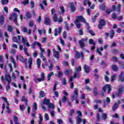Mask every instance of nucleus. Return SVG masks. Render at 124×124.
<instances>
[{"label": "nucleus", "mask_w": 124, "mask_h": 124, "mask_svg": "<svg viewBox=\"0 0 124 124\" xmlns=\"http://www.w3.org/2000/svg\"><path fill=\"white\" fill-rule=\"evenodd\" d=\"M26 16L28 19H31V12L29 11L26 12Z\"/></svg>", "instance_id": "58836bf2"}, {"label": "nucleus", "mask_w": 124, "mask_h": 124, "mask_svg": "<svg viewBox=\"0 0 124 124\" xmlns=\"http://www.w3.org/2000/svg\"><path fill=\"white\" fill-rule=\"evenodd\" d=\"M7 31H10V32H11L13 31V28L11 25H9L7 27Z\"/></svg>", "instance_id": "c03bdc74"}, {"label": "nucleus", "mask_w": 124, "mask_h": 124, "mask_svg": "<svg viewBox=\"0 0 124 124\" xmlns=\"http://www.w3.org/2000/svg\"><path fill=\"white\" fill-rule=\"evenodd\" d=\"M48 110L50 108L54 109L55 108V105L52 103H49V105H48Z\"/></svg>", "instance_id": "09e8293b"}, {"label": "nucleus", "mask_w": 124, "mask_h": 124, "mask_svg": "<svg viewBox=\"0 0 124 124\" xmlns=\"http://www.w3.org/2000/svg\"><path fill=\"white\" fill-rule=\"evenodd\" d=\"M5 80H6V81H7L9 84H10V83H11V77L10 76V75H9V74H6L5 75Z\"/></svg>", "instance_id": "ddd939ff"}, {"label": "nucleus", "mask_w": 124, "mask_h": 124, "mask_svg": "<svg viewBox=\"0 0 124 124\" xmlns=\"http://www.w3.org/2000/svg\"><path fill=\"white\" fill-rule=\"evenodd\" d=\"M53 75H54V72H51L50 73H49V74H48L47 75V81H50V80H51V77H52V76H53Z\"/></svg>", "instance_id": "c85d7f7f"}, {"label": "nucleus", "mask_w": 124, "mask_h": 124, "mask_svg": "<svg viewBox=\"0 0 124 124\" xmlns=\"http://www.w3.org/2000/svg\"><path fill=\"white\" fill-rule=\"evenodd\" d=\"M49 104H50V100L46 98H45L44 99L43 104H45L46 105H48Z\"/></svg>", "instance_id": "393cba45"}, {"label": "nucleus", "mask_w": 124, "mask_h": 124, "mask_svg": "<svg viewBox=\"0 0 124 124\" xmlns=\"http://www.w3.org/2000/svg\"><path fill=\"white\" fill-rule=\"evenodd\" d=\"M61 99L62 102H66V101L69 100L67 97L65 96H63Z\"/></svg>", "instance_id": "37998d69"}, {"label": "nucleus", "mask_w": 124, "mask_h": 124, "mask_svg": "<svg viewBox=\"0 0 124 124\" xmlns=\"http://www.w3.org/2000/svg\"><path fill=\"white\" fill-rule=\"evenodd\" d=\"M101 119H102L104 121H105V120H107V114H106L105 113H102Z\"/></svg>", "instance_id": "c756f323"}, {"label": "nucleus", "mask_w": 124, "mask_h": 124, "mask_svg": "<svg viewBox=\"0 0 124 124\" xmlns=\"http://www.w3.org/2000/svg\"><path fill=\"white\" fill-rule=\"evenodd\" d=\"M93 93L94 96H96L98 94V92H97V89L96 88H94L93 90Z\"/></svg>", "instance_id": "a18cd8bd"}, {"label": "nucleus", "mask_w": 124, "mask_h": 124, "mask_svg": "<svg viewBox=\"0 0 124 124\" xmlns=\"http://www.w3.org/2000/svg\"><path fill=\"white\" fill-rule=\"evenodd\" d=\"M94 102H95V103H97L98 104H100L102 103V101L101 99H96L94 100Z\"/></svg>", "instance_id": "8fccbe9b"}, {"label": "nucleus", "mask_w": 124, "mask_h": 124, "mask_svg": "<svg viewBox=\"0 0 124 124\" xmlns=\"http://www.w3.org/2000/svg\"><path fill=\"white\" fill-rule=\"evenodd\" d=\"M37 110V105L36 103H34L33 105L32 111L33 112H35Z\"/></svg>", "instance_id": "2f4dec72"}, {"label": "nucleus", "mask_w": 124, "mask_h": 124, "mask_svg": "<svg viewBox=\"0 0 124 124\" xmlns=\"http://www.w3.org/2000/svg\"><path fill=\"white\" fill-rule=\"evenodd\" d=\"M74 23H75L77 29H80V28H81V24H80V23H79V22L76 23L75 21H74Z\"/></svg>", "instance_id": "13d9d810"}, {"label": "nucleus", "mask_w": 124, "mask_h": 124, "mask_svg": "<svg viewBox=\"0 0 124 124\" xmlns=\"http://www.w3.org/2000/svg\"><path fill=\"white\" fill-rule=\"evenodd\" d=\"M39 49L40 50L41 53H45V49L42 48V46H41V44L40 45V46H39Z\"/></svg>", "instance_id": "052dcab7"}, {"label": "nucleus", "mask_w": 124, "mask_h": 124, "mask_svg": "<svg viewBox=\"0 0 124 124\" xmlns=\"http://www.w3.org/2000/svg\"><path fill=\"white\" fill-rule=\"evenodd\" d=\"M21 101H24L25 102H26V105L28 104V101L27 100V99L26 98V97H25V96H23L22 97Z\"/></svg>", "instance_id": "bf43d9fd"}, {"label": "nucleus", "mask_w": 124, "mask_h": 124, "mask_svg": "<svg viewBox=\"0 0 124 124\" xmlns=\"http://www.w3.org/2000/svg\"><path fill=\"white\" fill-rule=\"evenodd\" d=\"M84 71H85V72H86V73H89V72H90V70H91L90 67L89 66L87 65L86 64L84 65Z\"/></svg>", "instance_id": "412c9836"}, {"label": "nucleus", "mask_w": 124, "mask_h": 124, "mask_svg": "<svg viewBox=\"0 0 124 124\" xmlns=\"http://www.w3.org/2000/svg\"><path fill=\"white\" fill-rule=\"evenodd\" d=\"M30 1L29 0H24L22 2H21V3L24 5H26V4H28V3Z\"/></svg>", "instance_id": "6e6d98bb"}, {"label": "nucleus", "mask_w": 124, "mask_h": 124, "mask_svg": "<svg viewBox=\"0 0 124 124\" xmlns=\"http://www.w3.org/2000/svg\"><path fill=\"white\" fill-rule=\"evenodd\" d=\"M60 9H61V12H59L60 15L62 14H63L65 11L64 10V7L63 6L61 7Z\"/></svg>", "instance_id": "a19ab883"}, {"label": "nucleus", "mask_w": 124, "mask_h": 124, "mask_svg": "<svg viewBox=\"0 0 124 124\" xmlns=\"http://www.w3.org/2000/svg\"><path fill=\"white\" fill-rule=\"evenodd\" d=\"M17 17H18L17 14L13 13L10 16V20H12V19L14 18V21L15 22L16 25L18 26V22H17Z\"/></svg>", "instance_id": "f03ea898"}, {"label": "nucleus", "mask_w": 124, "mask_h": 124, "mask_svg": "<svg viewBox=\"0 0 124 124\" xmlns=\"http://www.w3.org/2000/svg\"><path fill=\"white\" fill-rule=\"evenodd\" d=\"M20 110L24 111L26 109V107L24 105H20L19 107Z\"/></svg>", "instance_id": "69168bd1"}, {"label": "nucleus", "mask_w": 124, "mask_h": 124, "mask_svg": "<svg viewBox=\"0 0 124 124\" xmlns=\"http://www.w3.org/2000/svg\"><path fill=\"white\" fill-rule=\"evenodd\" d=\"M1 98H2V99L4 100V102L7 104V105H8V106H9V103H8V101H7V98L6 97H1Z\"/></svg>", "instance_id": "49530a36"}, {"label": "nucleus", "mask_w": 124, "mask_h": 124, "mask_svg": "<svg viewBox=\"0 0 124 124\" xmlns=\"http://www.w3.org/2000/svg\"><path fill=\"white\" fill-rule=\"evenodd\" d=\"M111 69H112L113 71H114V72H117V71L119 70L118 65L115 64L111 66Z\"/></svg>", "instance_id": "4be33fe9"}, {"label": "nucleus", "mask_w": 124, "mask_h": 124, "mask_svg": "<svg viewBox=\"0 0 124 124\" xmlns=\"http://www.w3.org/2000/svg\"><path fill=\"white\" fill-rule=\"evenodd\" d=\"M97 16H99V14H96V15L94 16V18H92L93 23H94L95 22V19L97 18Z\"/></svg>", "instance_id": "5fc2aeb1"}, {"label": "nucleus", "mask_w": 124, "mask_h": 124, "mask_svg": "<svg viewBox=\"0 0 124 124\" xmlns=\"http://www.w3.org/2000/svg\"><path fill=\"white\" fill-rule=\"evenodd\" d=\"M87 3H88L89 6H91V5H92V3H91V2L89 0H84V1L83 2V5H85L86 6V5H87Z\"/></svg>", "instance_id": "473e14b6"}, {"label": "nucleus", "mask_w": 124, "mask_h": 124, "mask_svg": "<svg viewBox=\"0 0 124 124\" xmlns=\"http://www.w3.org/2000/svg\"><path fill=\"white\" fill-rule=\"evenodd\" d=\"M28 62L29 63V68H31V65L32 64V59L31 58L29 59Z\"/></svg>", "instance_id": "e433bc0d"}, {"label": "nucleus", "mask_w": 124, "mask_h": 124, "mask_svg": "<svg viewBox=\"0 0 124 124\" xmlns=\"http://www.w3.org/2000/svg\"><path fill=\"white\" fill-rule=\"evenodd\" d=\"M75 70L76 72H80V71L82 70V68L81 66H78V67L76 66L75 67Z\"/></svg>", "instance_id": "7c9ffc66"}, {"label": "nucleus", "mask_w": 124, "mask_h": 124, "mask_svg": "<svg viewBox=\"0 0 124 124\" xmlns=\"http://www.w3.org/2000/svg\"><path fill=\"white\" fill-rule=\"evenodd\" d=\"M76 120L77 124H80V123H82V121H83V119H82V118L80 116H77Z\"/></svg>", "instance_id": "a878e982"}, {"label": "nucleus", "mask_w": 124, "mask_h": 124, "mask_svg": "<svg viewBox=\"0 0 124 124\" xmlns=\"http://www.w3.org/2000/svg\"><path fill=\"white\" fill-rule=\"evenodd\" d=\"M23 51L25 54V55H27L28 57H31V54L29 53H28V48L27 47H24L23 49Z\"/></svg>", "instance_id": "72a5a7b5"}, {"label": "nucleus", "mask_w": 124, "mask_h": 124, "mask_svg": "<svg viewBox=\"0 0 124 124\" xmlns=\"http://www.w3.org/2000/svg\"><path fill=\"white\" fill-rule=\"evenodd\" d=\"M106 24V22H105V20L101 19L99 22L98 27L99 28V29H100V30H101V29H102V27H104Z\"/></svg>", "instance_id": "1a4fd4ad"}, {"label": "nucleus", "mask_w": 124, "mask_h": 124, "mask_svg": "<svg viewBox=\"0 0 124 124\" xmlns=\"http://www.w3.org/2000/svg\"><path fill=\"white\" fill-rule=\"evenodd\" d=\"M83 52H81L80 53H79L78 52H76V58L77 59H78V58H80V57H81L82 59H83Z\"/></svg>", "instance_id": "aec40b11"}, {"label": "nucleus", "mask_w": 124, "mask_h": 124, "mask_svg": "<svg viewBox=\"0 0 124 124\" xmlns=\"http://www.w3.org/2000/svg\"><path fill=\"white\" fill-rule=\"evenodd\" d=\"M89 43L90 44H92V45H95V42L93 39H90L89 41Z\"/></svg>", "instance_id": "4d7b16f0"}, {"label": "nucleus", "mask_w": 124, "mask_h": 124, "mask_svg": "<svg viewBox=\"0 0 124 124\" xmlns=\"http://www.w3.org/2000/svg\"><path fill=\"white\" fill-rule=\"evenodd\" d=\"M114 35H115V31L114 30H111L110 32V38L112 39V38H114Z\"/></svg>", "instance_id": "f704fd0d"}, {"label": "nucleus", "mask_w": 124, "mask_h": 124, "mask_svg": "<svg viewBox=\"0 0 124 124\" xmlns=\"http://www.w3.org/2000/svg\"><path fill=\"white\" fill-rule=\"evenodd\" d=\"M41 44H40L39 42H34L32 45H31V46H32V49H34L35 48V46L36 45H38V46H40V45Z\"/></svg>", "instance_id": "bb28decb"}, {"label": "nucleus", "mask_w": 124, "mask_h": 124, "mask_svg": "<svg viewBox=\"0 0 124 124\" xmlns=\"http://www.w3.org/2000/svg\"><path fill=\"white\" fill-rule=\"evenodd\" d=\"M39 118L40 120L38 121V124H41V122L43 121V117H42V115L41 113L39 114Z\"/></svg>", "instance_id": "ea45409f"}, {"label": "nucleus", "mask_w": 124, "mask_h": 124, "mask_svg": "<svg viewBox=\"0 0 124 124\" xmlns=\"http://www.w3.org/2000/svg\"><path fill=\"white\" fill-rule=\"evenodd\" d=\"M119 104H121V102L120 100L118 101V103H115L112 107V109L113 111H116V109L119 107Z\"/></svg>", "instance_id": "4468645a"}, {"label": "nucleus", "mask_w": 124, "mask_h": 124, "mask_svg": "<svg viewBox=\"0 0 124 124\" xmlns=\"http://www.w3.org/2000/svg\"><path fill=\"white\" fill-rule=\"evenodd\" d=\"M36 64L38 66V68H40V65L41 64V60L40 59L38 58L36 60Z\"/></svg>", "instance_id": "cd10ccee"}, {"label": "nucleus", "mask_w": 124, "mask_h": 124, "mask_svg": "<svg viewBox=\"0 0 124 124\" xmlns=\"http://www.w3.org/2000/svg\"><path fill=\"white\" fill-rule=\"evenodd\" d=\"M53 52V56L55 57V58H56L57 60H59V58H60V53L59 51L56 50V49L53 48L52 49Z\"/></svg>", "instance_id": "9d476101"}, {"label": "nucleus", "mask_w": 124, "mask_h": 124, "mask_svg": "<svg viewBox=\"0 0 124 124\" xmlns=\"http://www.w3.org/2000/svg\"><path fill=\"white\" fill-rule=\"evenodd\" d=\"M46 66H48L49 71H52L54 68V64L52 62H50V65L48 64V62H46Z\"/></svg>", "instance_id": "2eb2a0df"}, {"label": "nucleus", "mask_w": 124, "mask_h": 124, "mask_svg": "<svg viewBox=\"0 0 124 124\" xmlns=\"http://www.w3.org/2000/svg\"><path fill=\"white\" fill-rule=\"evenodd\" d=\"M21 42L22 43H23L24 45H26L27 47H30V46H31V45H30V43L28 42V39L24 37V36L21 37Z\"/></svg>", "instance_id": "6e6552de"}, {"label": "nucleus", "mask_w": 124, "mask_h": 124, "mask_svg": "<svg viewBox=\"0 0 124 124\" xmlns=\"http://www.w3.org/2000/svg\"><path fill=\"white\" fill-rule=\"evenodd\" d=\"M53 20L54 22H58V15L55 14L53 16Z\"/></svg>", "instance_id": "de8ad7c7"}, {"label": "nucleus", "mask_w": 124, "mask_h": 124, "mask_svg": "<svg viewBox=\"0 0 124 124\" xmlns=\"http://www.w3.org/2000/svg\"><path fill=\"white\" fill-rule=\"evenodd\" d=\"M87 41H88V39L87 38H82L79 41L78 44L80 46V48L83 49V48L86 46L85 43L87 42Z\"/></svg>", "instance_id": "f257e3e1"}, {"label": "nucleus", "mask_w": 124, "mask_h": 124, "mask_svg": "<svg viewBox=\"0 0 124 124\" xmlns=\"http://www.w3.org/2000/svg\"><path fill=\"white\" fill-rule=\"evenodd\" d=\"M44 118L45 119L46 121H49V115H48L47 113H45Z\"/></svg>", "instance_id": "680f3d73"}, {"label": "nucleus", "mask_w": 124, "mask_h": 124, "mask_svg": "<svg viewBox=\"0 0 124 124\" xmlns=\"http://www.w3.org/2000/svg\"><path fill=\"white\" fill-rule=\"evenodd\" d=\"M70 72H72V71H71V70H67L64 72V74H65V75H68V74H69Z\"/></svg>", "instance_id": "338daca9"}, {"label": "nucleus", "mask_w": 124, "mask_h": 124, "mask_svg": "<svg viewBox=\"0 0 124 124\" xmlns=\"http://www.w3.org/2000/svg\"><path fill=\"white\" fill-rule=\"evenodd\" d=\"M123 92H124V91L123 90V89L120 88L118 90V93L116 94L117 96H120V94H122V93H123Z\"/></svg>", "instance_id": "3c124183"}, {"label": "nucleus", "mask_w": 124, "mask_h": 124, "mask_svg": "<svg viewBox=\"0 0 124 124\" xmlns=\"http://www.w3.org/2000/svg\"><path fill=\"white\" fill-rule=\"evenodd\" d=\"M12 41L14 42H16V43H18V44H21V36L18 35L17 38L15 36L13 37Z\"/></svg>", "instance_id": "423d86ee"}, {"label": "nucleus", "mask_w": 124, "mask_h": 124, "mask_svg": "<svg viewBox=\"0 0 124 124\" xmlns=\"http://www.w3.org/2000/svg\"><path fill=\"white\" fill-rule=\"evenodd\" d=\"M16 60L17 61H20L21 62H24V63H26L27 61L26 58H24V57L21 55L16 56Z\"/></svg>", "instance_id": "0eeeda50"}, {"label": "nucleus", "mask_w": 124, "mask_h": 124, "mask_svg": "<svg viewBox=\"0 0 124 124\" xmlns=\"http://www.w3.org/2000/svg\"><path fill=\"white\" fill-rule=\"evenodd\" d=\"M112 62H118V58L116 56H113L111 58Z\"/></svg>", "instance_id": "e2e57ef3"}, {"label": "nucleus", "mask_w": 124, "mask_h": 124, "mask_svg": "<svg viewBox=\"0 0 124 124\" xmlns=\"http://www.w3.org/2000/svg\"><path fill=\"white\" fill-rule=\"evenodd\" d=\"M18 117H17L16 116H14V122L15 123H18Z\"/></svg>", "instance_id": "774afa93"}, {"label": "nucleus", "mask_w": 124, "mask_h": 124, "mask_svg": "<svg viewBox=\"0 0 124 124\" xmlns=\"http://www.w3.org/2000/svg\"><path fill=\"white\" fill-rule=\"evenodd\" d=\"M62 31V27L60 26L58 29H56L54 30V35L57 36L59 34H61Z\"/></svg>", "instance_id": "39448f33"}, {"label": "nucleus", "mask_w": 124, "mask_h": 124, "mask_svg": "<svg viewBox=\"0 0 124 124\" xmlns=\"http://www.w3.org/2000/svg\"><path fill=\"white\" fill-rule=\"evenodd\" d=\"M61 83L63 86H65V85H66V79L62 78V80L61 81Z\"/></svg>", "instance_id": "864d4df0"}, {"label": "nucleus", "mask_w": 124, "mask_h": 124, "mask_svg": "<svg viewBox=\"0 0 124 124\" xmlns=\"http://www.w3.org/2000/svg\"><path fill=\"white\" fill-rule=\"evenodd\" d=\"M80 77V75H79V73H75L74 75V77H70V78L69 79V83L72 82V81H73V78H79Z\"/></svg>", "instance_id": "9b49d317"}, {"label": "nucleus", "mask_w": 124, "mask_h": 124, "mask_svg": "<svg viewBox=\"0 0 124 124\" xmlns=\"http://www.w3.org/2000/svg\"><path fill=\"white\" fill-rule=\"evenodd\" d=\"M45 95H46V94H45V92L43 91H40L39 92V97L40 98H41L42 97H45Z\"/></svg>", "instance_id": "6ab92c4d"}, {"label": "nucleus", "mask_w": 124, "mask_h": 124, "mask_svg": "<svg viewBox=\"0 0 124 124\" xmlns=\"http://www.w3.org/2000/svg\"><path fill=\"white\" fill-rule=\"evenodd\" d=\"M122 7V4L119 3L117 4V11L118 12V13H120L121 12V8Z\"/></svg>", "instance_id": "c9c22d12"}, {"label": "nucleus", "mask_w": 124, "mask_h": 124, "mask_svg": "<svg viewBox=\"0 0 124 124\" xmlns=\"http://www.w3.org/2000/svg\"><path fill=\"white\" fill-rule=\"evenodd\" d=\"M74 93L75 95H73L72 97L73 101L74 100V99H76L77 98H78V88H75Z\"/></svg>", "instance_id": "f8f14e48"}, {"label": "nucleus", "mask_w": 124, "mask_h": 124, "mask_svg": "<svg viewBox=\"0 0 124 124\" xmlns=\"http://www.w3.org/2000/svg\"><path fill=\"white\" fill-rule=\"evenodd\" d=\"M106 90H108V93H110V92L112 91V89H111V85L107 84L103 87V90L104 91V93H105V92H106Z\"/></svg>", "instance_id": "20e7f679"}, {"label": "nucleus", "mask_w": 124, "mask_h": 124, "mask_svg": "<svg viewBox=\"0 0 124 124\" xmlns=\"http://www.w3.org/2000/svg\"><path fill=\"white\" fill-rule=\"evenodd\" d=\"M69 4L70 5V8L71 12H74V11H75L76 10V8L75 7V6H74L73 2L69 3Z\"/></svg>", "instance_id": "dca6fc26"}, {"label": "nucleus", "mask_w": 124, "mask_h": 124, "mask_svg": "<svg viewBox=\"0 0 124 124\" xmlns=\"http://www.w3.org/2000/svg\"><path fill=\"white\" fill-rule=\"evenodd\" d=\"M38 31L40 35H41V34H42L43 32V33H46V30H44V29L43 30L38 29Z\"/></svg>", "instance_id": "79ce46f5"}, {"label": "nucleus", "mask_w": 124, "mask_h": 124, "mask_svg": "<svg viewBox=\"0 0 124 124\" xmlns=\"http://www.w3.org/2000/svg\"><path fill=\"white\" fill-rule=\"evenodd\" d=\"M75 23H80V22H82V23H86V19L83 17V16H78L77 17Z\"/></svg>", "instance_id": "7ed1b4c3"}, {"label": "nucleus", "mask_w": 124, "mask_h": 124, "mask_svg": "<svg viewBox=\"0 0 124 124\" xmlns=\"http://www.w3.org/2000/svg\"><path fill=\"white\" fill-rule=\"evenodd\" d=\"M1 3L3 4V5H4V4H7L8 3V2L9 1V0H1Z\"/></svg>", "instance_id": "603ef678"}, {"label": "nucleus", "mask_w": 124, "mask_h": 124, "mask_svg": "<svg viewBox=\"0 0 124 124\" xmlns=\"http://www.w3.org/2000/svg\"><path fill=\"white\" fill-rule=\"evenodd\" d=\"M44 79H45V77L44 76V73H42L41 75L40 78H36V80L39 82H41L42 81H44Z\"/></svg>", "instance_id": "a211bd4d"}, {"label": "nucleus", "mask_w": 124, "mask_h": 124, "mask_svg": "<svg viewBox=\"0 0 124 124\" xmlns=\"http://www.w3.org/2000/svg\"><path fill=\"white\" fill-rule=\"evenodd\" d=\"M124 72H122L120 75L119 76V80L122 81V82H124Z\"/></svg>", "instance_id": "b1692460"}, {"label": "nucleus", "mask_w": 124, "mask_h": 124, "mask_svg": "<svg viewBox=\"0 0 124 124\" xmlns=\"http://www.w3.org/2000/svg\"><path fill=\"white\" fill-rule=\"evenodd\" d=\"M44 24L47 26L51 24V19H50V17H47L45 19Z\"/></svg>", "instance_id": "f3484780"}, {"label": "nucleus", "mask_w": 124, "mask_h": 124, "mask_svg": "<svg viewBox=\"0 0 124 124\" xmlns=\"http://www.w3.org/2000/svg\"><path fill=\"white\" fill-rule=\"evenodd\" d=\"M66 37H67V32L65 31L63 33V38L64 39H66Z\"/></svg>", "instance_id": "0e129e2a"}, {"label": "nucleus", "mask_w": 124, "mask_h": 124, "mask_svg": "<svg viewBox=\"0 0 124 124\" xmlns=\"http://www.w3.org/2000/svg\"><path fill=\"white\" fill-rule=\"evenodd\" d=\"M4 23V16H1L0 17V24L2 25Z\"/></svg>", "instance_id": "4c0bfd02"}, {"label": "nucleus", "mask_w": 124, "mask_h": 124, "mask_svg": "<svg viewBox=\"0 0 124 124\" xmlns=\"http://www.w3.org/2000/svg\"><path fill=\"white\" fill-rule=\"evenodd\" d=\"M100 51H103V47H101L100 48H96V52L100 55V56H102V52Z\"/></svg>", "instance_id": "5701e85b"}]
</instances>
